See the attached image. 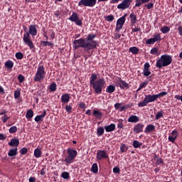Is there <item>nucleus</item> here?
<instances>
[{"instance_id":"obj_1","label":"nucleus","mask_w":182,"mask_h":182,"mask_svg":"<svg viewBox=\"0 0 182 182\" xmlns=\"http://www.w3.org/2000/svg\"><path fill=\"white\" fill-rule=\"evenodd\" d=\"M95 38V34H89L86 39L80 38L78 40H75L73 42V49L77 50L78 48H82L85 52L96 49L99 45L97 41H94Z\"/></svg>"},{"instance_id":"obj_2","label":"nucleus","mask_w":182,"mask_h":182,"mask_svg":"<svg viewBox=\"0 0 182 182\" xmlns=\"http://www.w3.org/2000/svg\"><path fill=\"white\" fill-rule=\"evenodd\" d=\"M97 77L98 75L92 73L90 77V84L95 90V92L97 95H100L106 85V82L104 78L98 79Z\"/></svg>"},{"instance_id":"obj_3","label":"nucleus","mask_w":182,"mask_h":182,"mask_svg":"<svg viewBox=\"0 0 182 182\" xmlns=\"http://www.w3.org/2000/svg\"><path fill=\"white\" fill-rule=\"evenodd\" d=\"M37 28H38L37 25H31L29 26V31L25 33L23 35V41L24 43L28 46L30 50H33L35 48L34 44L31 41V36L33 37L37 36V33H38Z\"/></svg>"},{"instance_id":"obj_4","label":"nucleus","mask_w":182,"mask_h":182,"mask_svg":"<svg viewBox=\"0 0 182 182\" xmlns=\"http://www.w3.org/2000/svg\"><path fill=\"white\" fill-rule=\"evenodd\" d=\"M173 62L172 56L170 55H162L159 59L156 60V68L161 69L164 67L170 65Z\"/></svg>"},{"instance_id":"obj_5","label":"nucleus","mask_w":182,"mask_h":182,"mask_svg":"<svg viewBox=\"0 0 182 182\" xmlns=\"http://www.w3.org/2000/svg\"><path fill=\"white\" fill-rule=\"evenodd\" d=\"M46 77V71L43 65H38L33 81L41 82Z\"/></svg>"},{"instance_id":"obj_6","label":"nucleus","mask_w":182,"mask_h":182,"mask_svg":"<svg viewBox=\"0 0 182 182\" xmlns=\"http://www.w3.org/2000/svg\"><path fill=\"white\" fill-rule=\"evenodd\" d=\"M156 100H157V96L156 95H148L145 96V98H144V101L139 102V103H138V107H144L145 106H147L149 103L153 102Z\"/></svg>"},{"instance_id":"obj_7","label":"nucleus","mask_w":182,"mask_h":182,"mask_svg":"<svg viewBox=\"0 0 182 182\" xmlns=\"http://www.w3.org/2000/svg\"><path fill=\"white\" fill-rule=\"evenodd\" d=\"M67 152L68 156L65 160H62V161H65L68 164H70L73 162L74 159L77 156V151L73 149H68Z\"/></svg>"},{"instance_id":"obj_8","label":"nucleus","mask_w":182,"mask_h":182,"mask_svg":"<svg viewBox=\"0 0 182 182\" xmlns=\"http://www.w3.org/2000/svg\"><path fill=\"white\" fill-rule=\"evenodd\" d=\"M97 4V0H80L78 6L94 7Z\"/></svg>"},{"instance_id":"obj_9","label":"nucleus","mask_w":182,"mask_h":182,"mask_svg":"<svg viewBox=\"0 0 182 182\" xmlns=\"http://www.w3.org/2000/svg\"><path fill=\"white\" fill-rule=\"evenodd\" d=\"M69 20L72 22H74L77 26H82V21L78 16L77 13L75 11L73 13L72 16L69 18Z\"/></svg>"},{"instance_id":"obj_10","label":"nucleus","mask_w":182,"mask_h":182,"mask_svg":"<svg viewBox=\"0 0 182 182\" xmlns=\"http://www.w3.org/2000/svg\"><path fill=\"white\" fill-rule=\"evenodd\" d=\"M133 0H122V2L119 3L117 8L121 10H125L130 7Z\"/></svg>"},{"instance_id":"obj_11","label":"nucleus","mask_w":182,"mask_h":182,"mask_svg":"<svg viewBox=\"0 0 182 182\" xmlns=\"http://www.w3.org/2000/svg\"><path fill=\"white\" fill-rule=\"evenodd\" d=\"M109 155L107 154L106 151L105 150H98L97 153V159L98 160H102L107 159Z\"/></svg>"},{"instance_id":"obj_12","label":"nucleus","mask_w":182,"mask_h":182,"mask_svg":"<svg viewBox=\"0 0 182 182\" xmlns=\"http://www.w3.org/2000/svg\"><path fill=\"white\" fill-rule=\"evenodd\" d=\"M144 125L141 123H138L134 127V133L139 134L143 132Z\"/></svg>"},{"instance_id":"obj_13","label":"nucleus","mask_w":182,"mask_h":182,"mask_svg":"<svg viewBox=\"0 0 182 182\" xmlns=\"http://www.w3.org/2000/svg\"><path fill=\"white\" fill-rule=\"evenodd\" d=\"M171 136H168V141H170L171 143H174L176 139H177L178 136V132L176 130H173L171 133Z\"/></svg>"},{"instance_id":"obj_14","label":"nucleus","mask_w":182,"mask_h":182,"mask_svg":"<svg viewBox=\"0 0 182 182\" xmlns=\"http://www.w3.org/2000/svg\"><path fill=\"white\" fill-rule=\"evenodd\" d=\"M149 68L150 64L149 63H146L145 65H144V75L148 77L151 74Z\"/></svg>"},{"instance_id":"obj_15","label":"nucleus","mask_w":182,"mask_h":182,"mask_svg":"<svg viewBox=\"0 0 182 182\" xmlns=\"http://www.w3.org/2000/svg\"><path fill=\"white\" fill-rule=\"evenodd\" d=\"M118 81L121 82V84H119V88L122 90L129 88V84L127 83L124 80H122L121 77H118Z\"/></svg>"},{"instance_id":"obj_16","label":"nucleus","mask_w":182,"mask_h":182,"mask_svg":"<svg viewBox=\"0 0 182 182\" xmlns=\"http://www.w3.org/2000/svg\"><path fill=\"white\" fill-rule=\"evenodd\" d=\"M150 1V0H135V6H134V9L135 7H139L142 4H147Z\"/></svg>"},{"instance_id":"obj_17","label":"nucleus","mask_w":182,"mask_h":182,"mask_svg":"<svg viewBox=\"0 0 182 182\" xmlns=\"http://www.w3.org/2000/svg\"><path fill=\"white\" fill-rule=\"evenodd\" d=\"M8 144L11 146H15L17 148L19 144V140L18 139H12L11 141L8 143Z\"/></svg>"},{"instance_id":"obj_18","label":"nucleus","mask_w":182,"mask_h":182,"mask_svg":"<svg viewBox=\"0 0 182 182\" xmlns=\"http://www.w3.org/2000/svg\"><path fill=\"white\" fill-rule=\"evenodd\" d=\"M129 18H131V25L134 26L137 21V16L134 13L129 14Z\"/></svg>"},{"instance_id":"obj_19","label":"nucleus","mask_w":182,"mask_h":182,"mask_svg":"<svg viewBox=\"0 0 182 182\" xmlns=\"http://www.w3.org/2000/svg\"><path fill=\"white\" fill-rule=\"evenodd\" d=\"M105 129L107 132H112L116 129V125L114 124H111L108 126H105Z\"/></svg>"},{"instance_id":"obj_20","label":"nucleus","mask_w":182,"mask_h":182,"mask_svg":"<svg viewBox=\"0 0 182 182\" xmlns=\"http://www.w3.org/2000/svg\"><path fill=\"white\" fill-rule=\"evenodd\" d=\"M128 122L132 123H136L139 122V117L136 115H132L128 118Z\"/></svg>"},{"instance_id":"obj_21","label":"nucleus","mask_w":182,"mask_h":182,"mask_svg":"<svg viewBox=\"0 0 182 182\" xmlns=\"http://www.w3.org/2000/svg\"><path fill=\"white\" fill-rule=\"evenodd\" d=\"M46 113H47V112H46V111L45 110V111L43 112V113L41 115H38V116H36V118H35V121H36V122H42V121L43 120V118L46 117Z\"/></svg>"},{"instance_id":"obj_22","label":"nucleus","mask_w":182,"mask_h":182,"mask_svg":"<svg viewBox=\"0 0 182 182\" xmlns=\"http://www.w3.org/2000/svg\"><path fill=\"white\" fill-rule=\"evenodd\" d=\"M70 100V95L68 94L63 95L61 97V102L63 103H68Z\"/></svg>"},{"instance_id":"obj_23","label":"nucleus","mask_w":182,"mask_h":182,"mask_svg":"<svg viewBox=\"0 0 182 182\" xmlns=\"http://www.w3.org/2000/svg\"><path fill=\"white\" fill-rule=\"evenodd\" d=\"M18 154V149L17 147L15 149H10L9 151L8 155L9 156H16Z\"/></svg>"},{"instance_id":"obj_24","label":"nucleus","mask_w":182,"mask_h":182,"mask_svg":"<svg viewBox=\"0 0 182 182\" xmlns=\"http://www.w3.org/2000/svg\"><path fill=\"white\" fill-rule=\"evenodd\" d=\"M115 90H116L115 86L112 85H109L107 87L106 92H107V93H109V94H112V93H113V92L115 91Z\"/></svg>"},{"instance_id":"obj_25","label":"nucleus","mask_w":182,"mask_h":182,"mask_svg":"<svg viewBox=\"0 0 182 182\" xmlns=\"http://www.w3.org/2000/svg\"><path fill=\"white\" fill-rule=\"evenodd\" d=\"M127 16V14H124V16L119 18V19H118V21H117V23H119V25L124 26V24L126 21Z\"/></svg>"},{"instance_id":"obj_26","label":"nucleus","mask_w":182,"mask_h":182,"mask_svg":"<svg viewBox=\"0 0 182 182\" xmlns=\"http://www.w3.org/2000/svg\"><path fill=\"white\" fill-rule=\"evenodd\" d=\"M155 129V126L153 124H149L148 126H146V129H145V132L146 133H150L151 132H153Z\"/></svg>"},{"instance_id":"obj_27","label":"nucleus","mask_w":182,"mask_h":182,"mask_svg":"<svg viewBox=\"0 0 182 182\" xmlns=\"http://www.w3.org/2000/svg\"><path fill=\"white\" fill-rule=\"evenodd\" d=\"M93 114L95 116L96 119H101L102 117L103 116L102 113L98 110H95L93 112Z\"/></svg>"},{"instance_id":"obj_28","label":"nucleus","mask_w":182,"mask_h":182,"mask_svg":"<svg viewBox=\"0 0 182 182\" xmlns=\"http://www.w3.org/2000/svg\"><path fill=\"white\" fill-rule=\"evenodd\" d=\"M5 67L9 70L12 69V68L14 67V63L11 60H8L5 63Z\"/></svg>"},{"instance_id":"obj_29","label":"nucleus","mask_w":182,"mask_h":182,"mask_svg":"<svg viewBox=\"0 0 182 182\" xmlns=\"http://www.w3.org/2000/svg\"><path fill=\"white\" fill-rule=\"evenodd\" d=\"M33 117V111L32 109H29L27 111L26 117L28 119H31Z\"/></svg>"},{"instance_id":"obj_30","label":"nucleus","mask_w":182,"mask_h":182,"mask_svg":"<svg viewBox=\"0 0 182 182\" xmlns=\"http://www.w3.org/2000/svg\"><path fill=\"white\" fill-rule=\"evenodd\" d=\"M34 156L36 158H39L41 156V150L38 148L36 149L34 151Z\"/></svg>"},{"instance_id":"obj_31","label":"nucleus","mask_w":182,"mask_h":182,"mask_svg":"<svg viewBox=\"0 0 182 182\" xmlns=\"http://www.w3.org/2000/svg\"><path fill=\"white\" fill-rule=\"evenodd\" d=\"M158 51H159L158 48H154L151 49V54H152L154 55L159 56L160 55V53H159Z\"/></svg>"},{"instance_id":"obj_32","label":"nucleus","mask_w":182,"mask_h":182,"mask_svg":"<svg viewBox=\"0 0 182 182\" xmlns=\"http://www.w3.org/2000/svg\"><path fill=\"white\" fill-rule=\"evenodd\" d=\"M161 32L164 34H166L170 31V28L168 26H164L160 29Z\"/></svg>"},{"instance_id":"obj_33","label":"nucleus","mask_w":182,"mask_h":182,"mask_svg":"<svg viewBox=\"0 0 182 182\" xmlns=\"http://www.w3.org/2000/svg\"><path fill=\"white\" fill-rule=\"evenodd\" d=\"M141 145H142V143H140L137 140L134 141V142L132 143V146H134V148L135 149L140 147Z\"/></svg>"},{"instance_id":"obj_34","label":"nucleus","mask_w":182,"mask_h":182,"mask_svg":"<svg viewBox=\"0 0 182 182\" xmlns=\"http://www.w3.org/2000/svg\"><path fill=\"white\" fill-rule=\"evenodd\" d=\"M139 50V48L136 47H132L129 48V52L132 53L134 55L138 54Z\"/></svg>"},{"instance_id":"obj_35","label":"nucleus","mask_w":182,"mask_h":182,"mask_svg":"<svg viewBox=\"0 0 182 182\" xmlns=\"http://www.w3.org/2000/svg\"><path fill=\"white\" fill-rule=\"evenodd\" d=\"M91 171L93 172V173H97L98 172V166H97V164H94L93 165H92V168H91Z\"/></svg>"},{"instance_id":"obj_36","label":"nucleus","mask_w":182,"mask_h":182,"mask_svg":"<svg viewBox=\"0 0 182 182\" xmlns=\"http://www.w3.org/2000/svg\"><path fill=\"white\" fill-rule=\"evenodd\" d=\"M57 90V85L55 82H53L50 85V92H55Z\"/></svg>"},{"instance_id":"obj_37","label":"nucleus","mask_w":182,"mask_h":182,"mask_svg":"<svg viewBox=\"0 0 182 182\" xmlns=\"http://www.w3.org/2000/svg\"><path fill=\"white\" fill-rule=\"evenodd\" d=\"M117 122H118V124H117V127H118V129H122L124 127V125H123L124 120L122 119H119L117 120Z\"/></svg>"},{"instance_id":"obj_38","label":"nucleus","mask_w":182,"mask_h":182,"mask_svg":"<svg viewBox=\"0 0 182 182\" xmlns=\"http://www.w3.org/2000/svg\"><path fill=\"white\" fill-rule=\"evenodd\" d=\"M119 150L121 151V153H124L127 151L128 148L125 144H121V147H119Z\"/></svg>"},{"instance_id":"obj_39","label":"nucleus","mask_w":182,"mask_h":182,"mask_svg":"<svg viewBox=\"0 0 182 182\" xmlns=\"http://www.w3.org/2000/svg\"><path fill=\"white\" fill-rule=\"evenodd\" d=\"M105 19L108 22H112L114 20V16H113V14H109L108 16L105 17Z\"/></svg>"},{"instance_id":"obj_40","label":"nucleus","mask_w":182,"mask_h":182,"mask_svg":"<svg viewBox=\"0 0 182 182\" xmlns=\"http://www.w3.org/2000/svg\"><path fill=\"white\" fill-rule=\"evenodd\" d=\"M164 117V112L160 111L156 113V116H155V119H159L160 118Z\"/></svg>"},{"instance_id":"obj_41","label":"nucleus","mask_w":182,"mask_h":182,"mask_svg":"<svg viewBox=\"0 0 182 182\" xmlns=\"http://www.w3.org/2000/svg\"><path fill=\"white\" fill-rule=\"evenodd\" d=\"M104 132H105V129H104L103 127H99V128L97 129V135H98V136H102V135H103Z\"/></svg>"},{"instance_id":"obj_42","label":"nucleus","mask_w":182,"mask_h":182,"mask_svg":"<svg viewBox=\"0 0 182 182\" xmlns=\"http://www.w3.org/2000/svg\"><path fill=\"white\" fill-rule=\"evenodd\" d=\"M154 41L156 43L157 41H161V36L160 34L157 33L156 35L154 36Z\"/></svg>"},{"instance_id":"obj_43","label":"nucleus","mask_w":182,"mask_h":182,"mask_svg":"<svg viewBox=\"0 0 182 182\" xmlns=\"http://www.w3.org/2000/svg\"><path fill=\"white\" fill-rule=\"evenodd\" d=\"M61 177H63L64 179H68L70 178V173L67 171H65L62 173Z\"/></svg>"},{"instance_id":"obj_44","label":"nucleus","mask_w":182,"mask_h":182,"mask_svg":"<svg viewBox=\"0 0 182 182\" xmlns=\"http://www.w3.org/2000/svg\"><path fill=\"white\" fill-rule=\"evenodd\" d=\"M16 58L18 60H21L23 58V54L21 52H18L16 53Z\"/></svg>"},{"instance_id":"obj_45","label":"nucleus","mask_w":182,"mask_h":182,"mask_svg":"<svg viewBox=\"0 0 182 182\" xmlns=\"http://www.w3.org/2000/svg\"><path fill=\"white\" fill-rule=\"evenodd\" d=\"M20 96H21V90H18L14 92V98L15 99L19 98Z\"/></svg>"},{"instance_id":"obj_46","label":"nucleus","mask_w":182,"mask_h":182,"mask_svg":"<svg viewBox=\"0 0 182 182\" xmlns=\"http://www.w3.org/2000/svg\"><path fill=\"white\" fill-rule=\"evenodd\" d=\"M17 132V127L16 126L11 127L9 129V133L14 134Z\"/></svg>"},{"instance_id":"obj_47","label":"nucleus","mask_w":182,"mask_h":182,"mask_svg":"<svg viewBox=\"0 0 182 182\" xmlns=\"http://www.w3.org/2000/svg\"><path fill=\"white\" fill-rule=\"evenodd\" d=\"M154 3H148V4H145V6H145L146 9H151L154 8Z\"/></svg>"},{"instance_id":"obj_48","label":"nucleus","mask_w":182,"mask_h":182,"mask_svg":"<svg viewBox=\"0 0 182 182\" xmlns=\"http://www.w3.org/2000/svg\"><path fill=\"white\" fill-rule=\"evenodd\" d=\"M72 105H69L65 107V110L68 112V114H70L72 112Z\"/></svg>"},{"instance_id":"obj_49","label":"nucleus","mask_w":182,"mask_h":182,"mask_svg":"<svg viewBox=\"0 0 182 182\" xmlns=\"http://www.w3.org/2000/svg\"><path fill=\"white\" fill-rule=\"evenodd\" d=\"M166 95H167V92H160L158 95H156V99L158 100L159 97H164V96H165Z\"/></svg>"},{"instance_id":"obj_50","label":"nucleus","mask_w":182,"mask_h":182,"mask_svg":"<svg viewBox=\"0 0 182 182\" xmlns=\"http://www.w3.org/2000/svg\"><path fill=\"white\" fill-rule=\"evenodd\" d=\"M146 44L148 45H153L156 42L154 41V40L153 38H149L148 40H146Z\"/></svg>"},{"instance_id":"obj_51","label":"nucleus","mask_w":182,"mask_h":182,"mask_svg":"<svg viewBox=\"0 0 182 182\" xmlns=\"http://www.w3.org/2000/svg\"><path fill=\"white\" fill-rule=\"evenodd\" d=\"M9 119H10V117H8L6 114H5L4 116H3V117H1V120H2V122H3L4 123H6V122H7V120Z\"/></svg>"},{"instance_id":"obj_52","label":"nucleus","mask_w":182,"mask_h":182,"mask_svg":"<svg viewBox=\"0 0 182 182\" xmlns=\"http://www.w3.org/2000/svg\"><path fill=\"white\" fill-rule=\"evenodd\" d=\"M122 28H123V25L119 24V23H117V27L115 28V30L119 32L120 30L122 29Z\"/></svg>"},{"instance_id":"obj_53","label":"nucleus","mask_w":182,"mask_h":182,"mask_svg":"<svg viewBox=\"0 0 182 182\" xmlns=\"http://www.w3.org/2000/svg\"><path fill=\"white\" fill-rule=\"evenodd\" d=\"M27 152H28V149H27L26 147H23V148H22V149L20 150V153H21V154H22V155L26 154Z\"/></svg>"},{"instance_id":"obj_54","label":"nucleus","mask_w":182,"mask_h":182,"mask_svg":"<svg viewBox=\"0 0 182 182\" xmlns=\"http://www.w3.org/2000/svg\"><path fill=\"white\" fill-rule=\"evenodd\" d=\"M164 163V161H163V159H161V158H157L156 159V164L157 165V166H159V165H160L161 164H163Z\"/></svg>"},{"instance_id":"obj_55","label":"nucleus","mask_w":182,"mask_h":182,"mask_svg":"<svg viewBox=\"0 0 182 182\" xmlns=\"http://www.w3.org/2000/svg\"><path fill=\"white\" fill-rule=\"evenodd\" d=\"M18 81L21 83V82H23L24 81L25 77H24V76H23V75L21 74V75H18Z\"/></svg>"},{"instance_id":"obj_56","label":"nucleus","mask_w":182,"mask_h":182,"mask_svg":"<svg viewBox=\"0 0 182 182\" xmlns=\"http://www.w3.org/2000/svg\"><path fill=\"white\" fill-rule=\"evenodd\" d=\"M112 171H114V173H119L120 168L119 167H114V168H112Z\"/></svg>"},{"instance_id":"obj_57","label":"nucleus","mask_w":182,"mask_h":182,"mask_svg":"<svg viewBox=\"0 0 182 182\" xmlns=\"http://www.w3.org/2000/svg\"><path fill=\"white\" fill-rule=\"evenodd\" d=\"M174 99L177 100H180L181 102H182V95L179 96V95H175L174 96Z\"/></svg>"},{"instance_id":"obj_58","label":"nucleus","mask_w":182,"mask_h":182,"mask_svg":"<svg viewBox=\"0 0 182 182\" xmlns=\"http://www.w3.org/2000/svg\"><path fill=\"white\" fill-rule=\"evenodd\" d=\"M114 107H115V109H119L121 107V104L120 103H117L114 105Z\"/></svg>"},{"instance_id":"obj_59","label":"nucleus","mask_w":182,"mask_h":182,"mask_svg":"<svg viewBox=\"0 0 182 182\" xmlns=\"http://www.w3.org/2000/svg\"><path fill=\"white\" fill-rule=\"evenodd\" d=\"M147 86V83L146 82H142L141 85H139V87L143 89L145 88Z\"/></svg>"},{"instance_id":"obj_60","label":"nucleus","mask_w":182,"mask_h":182,"mask_svg":"<svg viewBox=\"0 0 182 182\" xmlns=\"http://www.w3.org/2000/svg\"><path fill=\"white\" fill-rule=\"evenodd\" d=\"M80 107L81 109H85L86 108V105H85V104L84 102H81V103L80 104Z\"/></svg>"},{"instance_id":"obj_61","label":"nucleus","mask_w":182,"mask_h":182,"mask_svg":"<svg viewBox=\"0 0 182 182\" xmlns=\"http://www.w3.org/2000/svg\"><path fill=\"white\" fill-rule=\"evenodd\" d=\"M178 34H179L180 36H182V26H179V27L178 28Z\"/></svg>"},{"instance_id":"obj_62","label":"nucleus","mask_w":182,"mask_h":182,"mask_svg":"<svg viewBox=\"0 0 182 182\" xmlns=\"http://www.w3.org/2000/svg\"><path fill=\"white\" fill-rule=\"evenodd\" d=\"M138 31H141L140 28H135L132 29V32H138Z\"/></svg>"},{"instance_id":"obj_63","label":"nucleus","mask_w":182,"mask_h":182,"mask_svg":"<svg viewBox=\"0 0 182 182\" xmlns=\"http://www.w3.org/2000/svg\"><path fill=\"white\" fill-rule=\"evenodd\" d=\"M6 136L3 134H0V140H4Z\"/></svg>"},{"instance_id":"obj_64","label":"nucleus","mask_w":182,"mask_h":182,"mask_svg":"<svg viewBox=\"0 0 182 182\" xmlns=\"http://www.w3.org/2000/svg\"><path fill=\"white\" fill-rule=\"evenodd\" d=\"M36 181V178L35 177H31L29 178V182H35Z\"/></svg>"}]
</instances>
